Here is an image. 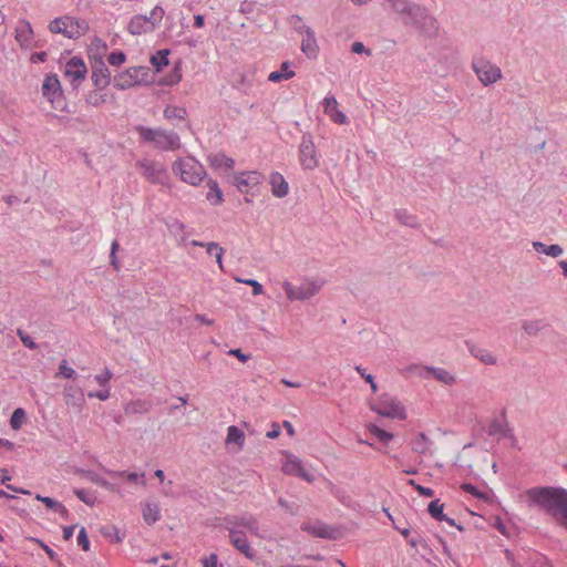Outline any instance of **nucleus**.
<instances>
[{"mask_svg": "<svg viewBox=\"0 0 567 567\" xmlns=\"http://www.w3.org/2000/svg\"><path fill=\"white\" fill-rule=\"evenodd\" d=\"M530 504L550 515L555 522L567 529V489L564 487H532L526 491Z\"/></svg>", "mask_w": 567, "mask_h": 567, "instance_id": "obj_1", "label": "nucleus"}, {"mask_svg": "<svg viewBox=\"0 0 567 567\" xmlns=\"http://www.w3.org/2000/svg\"><path fill=\"white\" fill-rule=\"evenodd\" d=\"M392 10L400 16L406 27H413L421 33L432 37L437 31L435 18L429 14L426 8L409 0H386Z\"/></svg>", "mask_w": 567, "mask_h": 567, "instance_id": "obj_2", "label": "nucleus"}, {"mask_svg": "<svg viewBox=\"0 0 567 567\" xmlns=\"http://www.w3.org/2000/svg\"><path fill=\"white\" fill-rule=\"evenodd\" d=\"M136 131L143 142L152 144L159 151H175L181 147V137L174 131L161 127L152 128L143 125H138Z\"/></svg>", "mask_w": 567, "mask_h": 567, "instance_id": "obj_3", "label": "nucleus"}, {"mask_svg": "<svg viewBox=\"0 0 567 567\" xmlns=\"http://www.w3.org/2000/svg\"><path fill=\"white\" fill-rule=\"evenodd\" d=\"M172 171L184 183L192 186H198L207 175L204 166L193 156L176 159L172 165Z\"/></svg>", "mask_w": 567, "mask_h": 567, "instance_id": "obj_4", "label": "nucleus"}, {"mask_svg": "<svg viewBox=\"0 0 567 567\" xmlns=\"http://www.w3.org/2000/svg\"><path fill=\"white\" fill-rule=\"evenodd\" d=\"M49 30L52 33L63 34L68 39H78L85 34L89 30V24L85 20L64 16L52 20L49 24Z\"/></svg>", "mask_w": 567, "mask_h": 567, "instance_id": "obj_5", "label": "nucleus"}, {"mask_svg": "<svg viewBox=\"0 0 567 567\" xmlns=\"http://www.w3.org/2000/svg\"><path fill=\"white\" fill-rule=\"evenodd\" d=\"M472 69L484 86L496 83L503 76L501 68L484 56L473 58Z\"/></svg>", "mask_w": 567, "mask_h": 567, "instance_id": "obj_6", "label": "nucleus"}, {"mask_svg": "<svg viewBox=\"0 0 567 567\" xmlns=\"http://www.w3.org/2000/svg\"><path fill=\"white\" fill-rule=\"evenodd\" d=\"M322 287V282L316 280H303L299 286H295L289 281L282 282V288L288 300H307L316 296Z\"/></svg>", "mask_w": 567, "mask_h": 567, "instance_id": "obj_7", "label": "nucleus"}, {"mask_svg": "<svg viewBox=\"0 0 567 567\" xmlns=\"http://www.w3.org/2000/svg\"><path fill=\"white\" fill-rule=\"evenodd\" d=\"M371 410L381 416L405 420L406 413L399 400L389 394H382L378 402L371 404Z\"/></svg>", "mask_w": 567, "mask_h": 567, "instance_id": "obj_8", "label": "nucleus"}, {"mask_svg": "<svg viewBox=\"0 0 567 567\" xmlns=\"http://www.w3.org/2000/svg\"><path fill=\"white\" fill-rule=\"evenodd\" d=\"M299 163L306 171H313L319 166V154L310 133H303L299 144Z\"/></svg>", "mask_w": 567, "mask_h": 567, "instance_id": "obj_9", "label": "nucleus"}, {"mask_svg": "<svg viewBox=\"0 0 567 567\" xmlns=\"http://www.w3.org/2000/svg\"><path fill=\"white\" fill-rule=\"evenodd\" d=\"M226 529L234 528L235 530H247L251 535L260 537L259 520L250 513H243L239 515H228L224 518Z\"/></svg>", "mask_w": 567, "mask_h": 567, "instance_id": "obj_10", "label": "nucleus"}, {"mask_svg": "<svg viewBox=\"0 0 567 567\" xmlns=\"http://www.w3.org/2000/svg\"><path fill=\"white\" fill-rule=\"evenodd\" d=\"M41 91L42 95L52 104L54 109H63V92L56 74L51 73L45 75Z\"/></svg>", "mask_w": 567, "mask_h": 567, "instance_id": "obj_11", "label": "nucleus"}, {"mask_svg": "<svg viewBox=\"0 0 567 567\" xmlns=\"http://www.w3.org/2000/svg\"><path fill=\"white\" fill-rule=\"evenodd\" d=\"M147 70L142 66L130 68L126 71L117 74L114 78V87L117 90H127L135 85H141L143 83L147 84V81H144L141 75H146Z\"/></svg>", "mask_w": 567, "mask_h": 567, "instance_id": "obj_12", "label": "nucleus"}, {"mask_svg": "<svg viewBox=\"0 0 567 567\" xmlns=\"http://www.w3.org/2000/svg\"><path fill=\"white\" fill-rule=\"evenodd\" d=\"M143 176L153 184H165L167 179L166 167L155 161L144 159L138 163Z\"/></svg>", "mask_w": 567, "mask_h": 567, "instance_id": "obj_13", "label": "nucleus"}, {"mask_svg": "<svg viewBox=\"0 0 567 567\" xmlns=\"http://www.w3.org/2000/svg\"><path fill=\"white\" fill-rule=\"evenodd\" d=\"M264 181V175L257 171H244L235 174L233 184L243 194L250 188L257 187Z\"/></svg>", "mask_w": 567, "mask_h": 567, "instance_id": "obj_14", "label": "nucleus"}, {"mask_svg": "<svg viewBox=\"0 0 567 567\" xmlns=\"http://www.w3.org/2000/svg\"><path fill=\"white\" fill-rule=\"evenodd\" d=\"M281 470L287 475L298 476L308 483L315 481V476L305 468L302 461L293 454H288Z\"/></svg>", "mask_w": 567, "mask_h": 567, "instance_id": "obj_15", "label": "nucleus"}, {"mask_svg": "<svg viewBox=\"0 0 567 567\" xmlns=\"http://www.w3.org/2000/svg\"><path fill=\"white\" fill-rule=\"evenodd\" d=\"M86 73V65L81 58L73 56L65 64L64 74L71 81L73 87H78L84 81Z\"/></svg>", "mask_w": 567, "mask_h": 567, "instance_id": "obj_16", "label": "nucleus"}, {"mask_svg": "<svg viewBox=\"0 0 567 567\" xmlns=\"http://www.w3.org/2000/svg\"><path fill=\"white\" fill-rule=\"evenodd\" d=\"M63 399L68 406L73 408L78 412L82 411L85 398L83 390L75 384H65L63 388Z\"/></svg>", "mask_w": 567, "mask_h": 567, "instance_id": "obj_17", "label": "nucleus"}, {"mask_svg": "<svg viewBox=\"0 0 567 567\" xmlns=\"http://www.w3.org/2000/svg\"><path fill=\"white\" fill-rule=\"evenodd\" d=\"M301 530L307 532L316 537L324 538V539H332L336 536L334 528L330 527L329 525L320 522H305L301 524Z\"/></svg>", "mask_w": 567, "mask_h": 567, "instance_id": "obj_18", "label": "nucleus"}, {"mask_svg": "<svg viewBox=\"0 0 567 567\" xmlns=\"http://www.w3.org/2000/svg\"><path fill=\"white\" fill-rule=\"evenodd\" d=\"M227 530L229 533V539L233 546L247 558H254L255 551L251 549L245 532L237 529L235 530L234 528H228Z\"/></svg>", "mask_w": 567, "mask_h": 567, "instance_id": "obj_19", "label": "nucleus"}, {"mask_svg": "<svg viewBox=\"0 0 567 567\" xmlns=\"http://www.w3.org/2000/svg\"><path fill=\"white\" fill-rule=\"evenodd\" d=\"M323 111L330 120L338 124H348L349 118L338 109V101L333 95H327L323 101Z\"/></svg>", "mask_w": 567, "mask_h": 567, "instance_id": "obj_20", "label": "nucleus"}, {"mask_svg": "<svg viewBox=\"0 0 567 567\" xmlns=\"http://www.w3.org/2000/svg\"><path fill=\"white\" fill-rule=\"evenodd\" d=\"M465 344L471 355L480 360L483 364L495 365L497 363V357L494 355L489 350L471 341H466Z\"/></svg>", "mask_w": 567, "mask_h": 567, "instance_id": "obj_21", "label": "nucleus"}, {"mask_svg": "<svg viewBox=\"0 0 567 567\" xmlns=\"http://www.w3.org/2000/svg\"><path fill=\"white\" fill-rule=\"evenodd\" d=\"M16 40L21 48L29 49L32 47L33 30L28 20H19L16 28Z\"/></svg>", "mask_w": 567, "mask_h": 567, "instance_id": "obj_22", "label": "nucleus"}, {"mask_svg": "<svg viewBox=\"0 0 567 567\" xmlns=\"http://www.w3.org/2000/svg\"><path fill=\"white\" fill-rule=\"evenodd\" d=\"M300 49L308 59L316 60L318 58L319 45L317 43L315 31L311 28H307Z\"/></svg>", "mask_w": 567, "mask_h": 567, "instance_id": "obj_23", "label": "nucleus"}, {"mask_svg": "<svg viewBox=\"0 0 567 567\" xmlns=\"http://www.w3.org/2000/svg\"><path fill=\"white\" fill-rule=\"evenodd\" d=\"M91 79L99 90H103L110 84L111 74L103 61H99L92 68Z\"/></svg>", "mask_w": 567, "mask_h": 567, "instance_id": "obj_24", "label": "nucleus"}, {"mask_svg": "<svg viewBox=\"0 0 567 567\" xmlns=\"http://www.w3.org/2000/svg\"><path fill=\"white\" fill-rule=\"evenodd\" d=\"M269 183L271 185V193L275 197L282 198L288 195L289 185L280 173L272 172L269 177Z\"/></svg>", "mask_w": 567, "mask_h": 567, "instance_id": "obj_25", "label": "nucleus"}, {"mask_svg": "<svg viewBox=\"0 0 567 567\" xmlns=\"http://www.w3.org/2000/svg\"><path fill=\"white\" fill-rule=\"evenodd\" d=\"M423 370L425 371V373L422 374L424 378L432 375L435 380L446 385H452L456 382V378L443 368L424 367Z\"/></svg>", "mask_w": 567, "mask_h": 567, "instance_id": "obj_26", "label": "nucleus"}, {"mask_svg": "<svg viewBox=\"0 0 567 567\" xmlns=\"http://www.w3.org/2000/svg\"><path fill=\"white\" fill-rule=\"evenodd\" d=\"M127 30L133 35H141L153 32L147 24L146 14H135L131 18Z\"/></svg>", "mask_w": 567, "mask_h": 567, "instance_id": "obj_27", "label": "nucleus"}, {"mask_svg": "<svg viewBox=\"0 0 567 567\" xmlns=\"http://www.w3.org/2000/svg\"><path fill=\"white\" fill-rule=\"evenodd\" d=\"M207 161L214 169H223L224 168V169L230 171L235 166V161L231 157H228L224 153L210 154L207 157Z\"/></svg>", "mask_w": 567, "mask_h": 567, "instance_id": "obj_28", "label": "nucleus"}, {"mask_svg": "<svg viewBox=\"0 0 567 567\" xmlns=\"http://www.w3.org/2000/svg\"><path fill=\"white\" fill-rule=\"evenodd\" d=\"M433 441L430 440L423 432L419 433L413 441L411 442V447L413 452L426 455L432 451Z\"/></svg>", "mask_w": 567, "mask_h": 567, "instance_id": "obj_29", "label": "nucleus"}, {"mask_svg": "<svg viewBox=\"0 0 567 567\" xmlns=\"http://www.w3.org/2000/svg\"><path fill=\"white\" fill-rule=\"evenodd\" d=\"M208 192L206 194L207 202L213 206H219L224 203V194L215 179H208Z\"/></svg>", "mask_w": 567, "mask_h": 567, "instance_id": "obj_30", "label": "nucleus"}, {"mask_svg": "<svg viewBox=\"0 0 567 567\" xmlns=\"http://www.w3.org/2000/svg\"><path fill=\"white\" fill-rule=\"evenodd\" d=\"M547 327H548V322L546 321V319L525 320L522 323V329L529 337L537 336L540 331H543Z\"/></svg>", "mask_w": 567, "mask_h": 567, "instance_id": "obj_31", "label": "nucleus"}, {"mask_svg": "<svg viewBox=\"0 0 567 567\" xmlns=\"http://www.w3.org/2000/svg\"><path fill=\"white\" fill-rule=\"evenodd\" d=\"M501 435L508 437L512 435V430L505 419H494L488 425V435Z\"/></svg>", "mask_w": 567, "mask_h": 567, "instance_id": "obj_32", "label": "nucleus"}, {"mask_svg": "<svg viewBox=\"0 0 567 567\" xmlns=\"http://www.w3.org/2000/svg\"><path fill=\"white\" fill-rule=\"evenodd\" d=\"M291 62L285 61L280 65V70L274 71L269 74L268 80L270 82H280L282 80H289L295 76V71L290 70Z\"/></svg>", "mask_w": 567, "mask_h": 567, "instance_id": "obj_33", "label": "nucleus"}, {"mask_svg": "<svg viewBox=\"0 0 567 567\" xmlns=\"http://www.w3.org/2000/svg\"><path fill=\"white\" fill-rule=\"evenodd\" d=\"M533 248L539 254H545L554 258L559 257L564 251L561 246L557 244L546 245L542 241H534Z\"/></svg>", "mask_w": 567, "mask_h": 567, "instance_id": "obj_34", "label": "nucleus"}, {"mask_svg": "<svg viewBox=\"0 0 567 567\" xmlns=\"http://www.w3.org/2000/svg\"><path fill=\"white\" fill-rule=\"evenodd\" d=\"M164 16L165 10L161 6L154 7L151 10L150 14L146 16L147 24L151 27L152 31L156 30L159 27Z\"/></svg>", "mask_w": 567, "mask_h": 567, "instance_id": "obj_35", "label": "nucleus"}, {"mask_svg": "<svg viewBox=\"0 0 567 567\" xmlns=\"http://www.w3.org/2000/svg\"><path fill=\"white\" fill-rule=\"evenodd\" d=\"M244 442H245L244 432L236 425H230L227 429L226 444L235 443L239 447H241L244 445Z\"/></svg>", "mask_w": 567, "mask_h": 567, "instance_id": "obj_36", "label": "nucleus"}, {"mask_svg": "<svg viewBox=\"0 0 567 567\" xmlns=\"http://www.w3.org/2000/svg\"><path fill=\"white\" fill-rule=\"evenodd\" d=\"M143 518L148 525L156 523L161 518L158 506L156 504H145L143 508Z\"/></svg>", "mask_w": 567, "mask_h": 567, "instance_id": "obj_37", "label": "nucleus"}, {"mask_svg": "<svg viewBox=\"0 0 567 567\" xmlns=\"http://www.w3.org/2000/svg\"><path fill=\"white\" fill-rule=\"evenodd\" d=\"M396 220L408 227L416 228L419 227L417 219L414 215L410 214L406 209H398L395 210Z\"/></svg>", "mask_w": 567, "mask_h": 567, "instance_id": "obj_38", "label": "nucleus"}, {"mask_svg": "<svg viewBox=\"0 0 567 567\" xmlns=\"http://www.w3.org/2000/svg\"><path fill=\"white\" fill-rule=\"evenodd\" d=\"M151 408H152V405L150 402L143 401V400H137V401L130 402L125 406V411L127 413L143 414V413L150 412Z\"/></svg>", "mask_w": 567, "mask_h": 567, "instance_id": "obj_39", "label": "nucleus"}, {"mask_svg": "<svg viewBox=\"0 0 567 567\" xmlns=\"http://www.w3.org/2000/svg\"><path fill=\"white\" fill-rule=\"evenodd\" d=\"M168 54L169 51L167 49L159 50L156 54L152 55L151 63L157 70L161 71L164 66L168 64Z\"/></svg>", "mask_w": 567, "mask_h": 567, "instance_id": "obj_40", "label": "nucleus"}, {"mask_svg": "<svg viewBox=\"0 0 567 567\" xmlns=\"http://www.w3.org/2000/svg\"><path fill=\"white\" fill-rule=\"evenodd\" d=\"M187 111L184 107L167 105L164 110V117L167 120H185Z\"/></svg>", "mask_w": 567, "mask_h": 567, "instance_id": "obj_41", "label": "nucleus"}, {"mask_svg": "<svg viewBox=\"0 0 567 567\" xmlns=\"http://www.w3.org/2000/svg\"><path fill=\"white\" fill-rule=\"evenodd\" d=\"M42 503L45 504L47 507L59 513L63 518H68L69 511L62 503H60L49 496L44 497V499H42Z\"/></svg>", "mask_w": 567, "mask_h": 567, "instance_id": "obj_42", "label": "nucleus"}, {"mask_svg": "<svg viewBox=\"0 0 567 567\" xmlns=\"http://www.w3.org/2000/svg\"><path fill=\"white\" fill-rule=\"evenodd\" d=\"M444 504L440 502V499H434L429 504L427 511L431 516L437 522H442V518H445V514L443 513Z\"/></svg>", "mask_w": 567, "mask_h": 567, "instance_id": "obj_43", "label": "nucleus"}, {"mask_svg": "<svg viewBox=\"0 0 567 567\" xmlns=\"http://www.w3.org/2000/svg\"><path fill=\"white\" fill-rule=\"evenodd\" d=\"M87 477L92 483L97 484L111 492H118L117 485L110 483L109 481H106L105 478H103L102 476H100L96 473L89 472Z\"/></svg>", "mask_w": 567, "mask_h": 567, "instance_id": "obj_44", "label": "nucleus"}, {"mask_svg": "<svg viewBox=\"0 0 567 567\" xmlns=\"http://www.w3.org/2000/svg\"><path fill=\"white\" fill-rule=\"evenodd\" d=\"M73 493L80 501L89 506H93L96 503L97 498L93 492L83 488H74Z\"/></svg>", "mask_w": 567, "mask_h": 567, "instance_id": "obj_45", "label": "nucleus"}, {"mask_svg": "<svg viewBox=\"0 0 567 567\" xmlns=\"http://www.w3.org/2000/svg\"><path fill=\"white\" fill-rule=\"evenodd\" d=\"M25 421V411L22 408H18L13 411L10 417V426L13 430L21 429L23 422Z\"/></svg>", "mask_w": 567, "mask_h": 567, "instance_id": "obj_46", "label": "nucleus"}, {"mask_svg": "<svg viewBox=\"0 0 567 567\" xmlns=\"http://www.w3.org/2000/svg\"><path fill=\"white\" fill-rule=\"evenodd\" d=\"M369 431L371 434H373L375 437H378L383 443H389L393 439L392 433L386 432L385 430H382L374 424H371L369 426Z\"/></svg>", "mask_w": 567, "mask_h": 567, "instance_id": "obj_47", "label": "nucleus"}, {"mask_svg": "<svg viewBox=\"0 0 567 567\" xmlns=\"http://www.w3.org/2000/svg\"><path fill=\"white\" fill-rule=\"evenodd\" d=\"M207 254H210V250H215V258L218 262V266L220 269H223V256H224V248L219 246V244L212 241L207 243L206 245Z\"/></svg>", "mask_w": 567, "mask_h": 567, "instance_id": "obj_48", "label": "nucleus"}, {"mask_svg": "<svg viewBox=\"0 0 567 567\" xmlns=\"http://www.w3.org/2000/svg\"><path fill=\"white\" fill-rule=\"evenodd\" d=\"M278 505L290 515H297L300 506L295 502H289L282 497L278 498Z\"/></svg>", "mask_w": 567, "mask_h": 567, "instance_id": "obj_49", "label": "nucleus"}, {"mask_svg": "<svg viewBox=\"0 0 567 567\" xmlns=\"http://www.w3.org/2000/svg\"><path fill=\"white\" fill-rule=\"evenodd\" d=\"M106 102L105 94L92 91L86 95V103L92 106H99Z\"/></svg>", "mask_w": 567, "mask_h": 567, "instance_id": "obj_50", "label": "nucleus"}, {"mask_svg": "<svg viewBox=\"0 0 567 567\" xmlns=\"http://www.w3.org/2000/svg\"><path fill=\"white\" fill-rule=\"evenodd\" d=\"M288 21L289 24L293 28V30L298 33H306L307 28H309L302 22V18L297 14L290 16Z\"/></svg>", "mask_w": 567, "mask_h": 567, "instance_id": "obj_51", "label": "nucleus"}, {"mask_svg": "<svg viewBox=\"0 0 567 567\" xmlns=\"http://www.w3.org/2000/svg\"><path fill=\"white\" fill-rule=\"evenodd\" d=\"M354 369L361 375V378H363L370 384L372 392L375 393L378 391V384L374 382L373 375L367 373L365 369L362 368L361 365H355Z\"/></svg>", "mask_w": 567, "mask_h": 567, "instance_id": "obj_52", "label": "nucleus"}, {"mask_svg": "<svg viewBox=\"0 0 567 567\" xmlns=\"http://www.w3.org/2000/svg\"><path fill=\"white\" fill-rule=\"evenodd\" d=\"M59 374L64 377L65 379H74L76 377V372L74 369L68 365L66 360H62L59 364Z\"/></svg>", "mask_w": 567, "mask_h": 567, "instance_id": "obj_53", "label": "nucleus"}, {"mask_svg": "<svg viewBox=\"0 0 567 567\" xmlns=\"http://www.w3.org/2000/svg\"><path fill=\"white\" fill-rule=\"evenodd\" d=\"M78 545L84 550L87 551L90 549V540L84 527H81L76 537Z\"/></svg>", "mask_w": 567, "mask_h": 567, "instance_id": "obj_54", "label": "nucleus"}, {"mask_svg": "<svg viewBox=\"0 0 567 567\" xmlns=\"http://www.w3.org/2000/svg\"><path fill=\"white\" fill-rule=\"evenodd\" d=\"M17 334L19 336V338L24 347H27L28 349H31V350L38 349V344L35 343V341L29 334H27L23 330L18 329Z\"/></svg>", "mask_w": 567, "mask_h": 567, "instance_id": "obj_55", "label": "nucleus"}, {"mask_svg": "<svg viewBox=\"0 0 567 567\" xmlns=\"http://www.w3.org/2000/svg\"><path fill=\"white\" fill-rule=\"evenodd\" d=\"M113 378V373L109 368H105L104 371L100 374H96L94 377V380L101 385V386H109L110 380Z\"/></svg>", "mask_w": 567, "mask_h": 567, "instance_id": "obj_56", "label": "nucleus"}, {"mask_svg": "<svg viewBox=\"0 0 567 567\" xmlns=\"http://www.w3.org/2000/svg\"><path fill=\"white\" fill-rule=\"evenodd\" d=\"M236 280L238 282H241V284L250 286V288H252V295L254 296L261 295L262 291H264L262 285L260 282H258L257 280H255V279H239V278H237Z\"/></svg>", "mask_w": 567, "mask_h": 567, "instance_id": "obj_57", "label": "nucleus"}, {"mask_svg": "<svg viewBox=\"0 0 567 567\" xmlns=\"http://www.w3.org/2000/svg\"><path fill=\"white\" fill-rule=\"evenodd\" d=\"M125 60H126V56L122 51L112 52L107 58L109 63L111 65H115V66L123 64L125 62Z\"/></svg>", "mask_w": 567, "mask_h": 567, "instance_id": "obj_58", "label": "nucleus"}, {"mask_svg": "<svg viewBox=\"0 0 567 567\" xmlns=\"http://www.w3.org/2000/svg\"><path fill=\"white\" fill-rule=\"evenodd\" d=\"M87 396L91 399L96 398L101 401H106L111 396V389H110V386H106V388L104 386L103 390L89 392Z\"/></svg>", "mask_w": 567, "mask_h": 567, "instance_id": "obj_59", "label": "nucleus"}, {"mask_svg": "<svg viewBox=\"0 0 567 567\" xmlns=\"http://www.w3.org/2000/svg\"><path fill=\"white\" fill-rule=\"evenodd\" d=\"M409 484L411 486H413L419 492V494L422 496H425V497L434 496V491L430 487H425L420 484H416L415 481H413V480L409 481Z\"/></svg>", "mask_w": 567, "mask_h": 567, "instance_id": "obj_60", "label": "nucleus"}, {"mask_svg": "<svg viewBox=\"0 0 567 567\" xmlns=\"http://www.w3.org/2000/svg\"><path fill=\"white\" fill-rule=\"evenodd\" d=\"M126 480L132 483H140L142 486L146 484L144 473L127 472Z\"/></svg>", "mask_w": 567, "mask_h": 567, "instance_id": "obj_61", "label": "nucleus"}, {"mask_svg": "<svg viewBox=\"0 0 567 567\" xmlns=\"http://www.w3.org/2000/svg\"><path fill=\"white\" fill-rule=\"evenodd\" d=\"M120 245L117 240H114L111 245V252H110V261L111 265L114 266L115 269H118V261L116 259V251L118 249Z\"/></svg>", "mask_w": 567, "mask_h": 567, "instance_id": "obj_62", "label": "nucleus"}, {"mask_svg": "<svg viewBox=\"0 0 567 567\" xmlns=\"http://www.w3.org/2000/svg\"><path fill=\"white\" fill-rule=\"evenodd\" d=\"M34 540H35V542L40 545V547H41V548L47 553V555H48V557H49V559H50L51 561H55V560L58 559V555H56V553H55L52 548H50L47 544H44V543H43L42 540H40V539H34Z\"/></svg>", "mask_w": 567, "mask_h": 567, "instance_id": "obj_63", "label": "nucleus"}, {"mask_svg": "<svg viewBox=\"0 0 567 567\" xmlns=\"http://www.w3.org/2000/svg\"><path fill=\"white\" fill-rule=\"evenodd\" d=\"M462 489L473 496H476V497H483V494L477 489V487L471 483H464L462 485Z\"/></svg>", "mask_w": 567, "mask_h": 567, "instance_id": "obj_64", "label": "nucleus"}]
</instances>
